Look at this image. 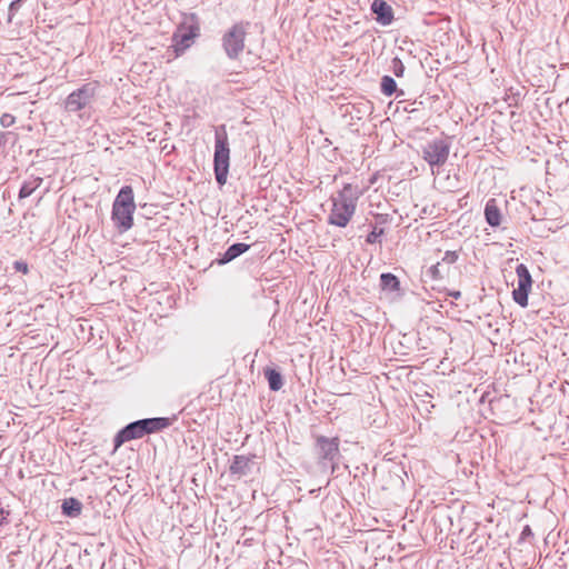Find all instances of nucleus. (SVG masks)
Listing matches in <instances>:
<instances>
[{
	"label": "nucleus",
	"instance_id": "obj_1",
	"mask_svg": "<svg viewBox=\"0 0 569 569\" xmlns=\"http://www.w3.org/2000/svg\"><path fill=\"white\" fill-rule=\"evenodd\" d=\"M172 419L164 417L144 418L130 422L116 435L113 439L114 449L120 448L127 441L161 431L170 427Z\"/></svg>",
	"mask_w": 569,
	"mask_h": 569
},
{
	"label": "nucleus",
	"instance_id": "obj_2",
	"mask_svg": "<svg viewBox=\"0 0 569 569\" xmlns=\"http://www.w3.org/2000/svg\"><path fill=\"white\" fill-rule=\"evenodd\" d=\"M199 37L200 21L198 16L196 13H184L171 38L174 57L182 56Z\"/></svg>",
	"mask_w": 569,
	"mask_h": 569
},
{
	"label": "nucleus",
	"instance_id": "obj_3",
	"mask_svg": "<svg viewBox=\"0 0 569 569\" xmlns=\"http://www.w3.org/2000/svg\"><path fill=\"white\" fill-rule=\"evenodd\" d=\"M136 210L133 190L130 186H124L117 194L111 218L120 232L128 231L133 224V213Z\"/></svg>",
	"mask_w": 569,
	"mask_h": 569
},
{
	"label": "nucleus",
	"instance_id": "obj_4",
	"mask_svg": "<svg viewBox=\"0 0 569 569\" xmlns=\"http://www.w3.org/2000/svg\"><path fill=\"white\" fill-rule=\"evenodd\" d=\"M230 166V149L226 126L221 124L214 133L213 170L217 183L224 186Z\"/></svg>",
	"mask_w": 569,
	"mask_h": 569
},
{
	"label": "nucleus",
	"instance_id": "obj_5",
	"mask_svg": "<svg viewBox=\"0 0 569 569\" xmlns=\"http://www.w3.org/2000/svg\"><path fill=\"white\" fill-rule=\"evenodd\" d=\"M249 28V21H239L224 31L221 38V47L228 59H239L246 47Z\"/></svg>",
	"mask_w": 569,
	"mask_h": 569
},
{
	"label": "nucleus",
	"instance_id": "obj_6",
	"mask_svg": "<svg viewBox=\"0 0 569 569\" xmlns=\"http://www.w3.org/2000/svg\"><path fill=\"white\" fill-rule=\"evenodd\" d=\"M99 84L98 82H87L77 90L72 91L63 101V108L69 113L90 110L96 102Z\"/></svg>",
	"mask_w": 569,
	"mask_h": 569
},
{
	"label": "nucleus",
	"instance_id": "obj_7",
	"mask_svg": "<svg viewBox=\"0 0 569 569\" xmlns=\"http://www.w3.org/2000/svg\"><path fill=\"white\" fill-rule=\"evenodd\" d=\"M450 152L449 143L443 139H436L422 148V158L430 167H441L448 160Z\"/></svg>",
	"mask_w": 569,
	"mask_h": 569
},
{
	"label": "nucleus",
	"instance_id": "obj_8",
	"mask_svg": "<svg viewBox=\"0 0 569 569\" xmlns=\"http://www.w3.org/2000/svg\"><path fill=\"white\" fill-rule=\"evenodd\" d=\"M518 286L512 291V298L520 307L528 306V296L532 287V278L526 264L520 263L516 268Z\"/></svg>",
	"mask_w": 569,
	"mask_h": 569
},
{
	"label": "nucleus",
	"instance_id": "obj_9",
	"mask_svg": "<svg viewBox=\"0 0 569 569\" xmlns=\"http://www.w3.org/2000/svg\"><path fill=\"white\" fill-rule=\"evenodd\" d=\"M356 211V204H347L333 200L331 212L328 217L329 224L345 228L348 226Z\"/></svg>",
	"mask_w": 569,
	"mask_h": 569
},
{
	"label": "nucleus",
	"instance_id": "obj_10",
	"mask_svg": "<svg viewBox=\"0 0 569 569\" xmlns=\"http://www.w3.org/2000/svg\"><path fill=\"white\" fill-rule=\"evenodd\" d=\"M318 457L320 460L333 463L339 457V439L319 436L317 438Z\"/></svg>",
	"mask_w": 569,
	"mask_h": 569
},
{
	"label": "nucleus",
	"instance_id": "obj_11",
	"mask_svg": "<svg viewBox=\"0 0 569 569\" xmlns=\"http://www.w3.org/2000/svg\"><path fill=\"white\" fill-rule=\"evenodd\" d=\"M371 11L377 16V21L382 26H388L393 20L392 8L383 0H375L371 4Z\"/></svg>",
	"mask_w": 569,
	"mask_h": 569
},
{
	"label": "nucleus",
	"instance_id": "obj_12",
	"mask_svg": "<svg viewBox=\"0 0 569 569\" xmlns=\"http://www.w3.org/2000/svg\"><path fill=\"white\" fill-rule=\"evenodd\" d=\"M252 459L247 456H234L230 465V472L238 477L247 476L251 472Z\"/></svg>",
	"mask_w": 569,
	"mask_h": 569
},
{
	"label": "nucleus",
	"instance_id": "obj_13",
	"mask_svg": "<svg viewBox=\"0 0 569 569\" xmlns=\"http://www.w3.org/2000/svg\"><path fill=\"white\" fill-rule=\"evenodd\" d=\"M361 194L360 189L358 186H352L351 183H346L342 188V190L338 193V197L333 200H337L342 203L347 204H356Z\"/></svg>",
	"mask_w": 569,
	"mask_h": 569
},
{
	"label": "nucleus",
	"instance_id": "obj_14",
	"mask_svg": "<svg viewBox=\"0 0 569 569\" xmlns=\"http://www.w3.org/2000/svg\"><path fill=\"white\" fill-rule=\"evenodd\" d=\"M250 246L242 242L231 244L221 258L217 259L218 264H226L249 250Z\"/></svg>",
	"mask_w": 569,
	"mask_h": 569
},
{
	"label": "nucleus",
	"instance_id": "obj_15",
	"mask_svg": "<svg viewBox=\"0 0 569 569\" xmlns=\"http://www.w3.org/2000/svg\"><path fill=\"white\" fill-rule=\"evenodd\" d=\"M485 218L489 226L499 227L501 223V211L497 206L496 199H489L485 207Z\"/></svg>",
	"mask_w": 569,
	"mask_h": 569
},
{
	"label": "nucleus",
	"instance_id": "obj_16",
	"mask_svg": "<svg viewBox=\"0 0 569 569\" xmlns=\"http://www.w3.org/2000/svg\"><path fill=\"white\" fill-rule=\"evenodd\" d=\"M61 511L67 517L77 518L81 515L82 503L77 498H67L62 501Z\"/></svg>",
	"mask_w": 569,
	"mask_h": 569
},
{
	"label": "nucleus",
	"instance_id": "obj_17",
	"mask_svg": "<svg viewBox=\"0 0 569 569\" xmlns=\"http://www.w3.org/2000/svg\"><path fill=\"white\" fill-rule=\"evenodd\" d=\"M264 378L268 381L269 388L272 391H278L283 386V379L280 371L273 369V368H266L263 371Z\"/></svg>",
	"mask_w": 569,
	"mask_h": 569
},
{
	"label": "nucleus",
	"instance_id": "obj_18",
	"mask_svg": "<svg viewBox=\"0 0 569 569\" xmlns=\"http://www.w3.org/2000/svg\"><path fill=\"white\" fill-rule=\"evenodd\" d=\"M43 182V179L40 177L30 178L26 180L19 191V199H24L30 197Z\"/></svg>",
	"mask_w": 569,
	"mask_h": 569
},
{
	"label": "nucleus",
	"instance_id": "obj_19",
	"mask_svg": "<svg viewBox=\"0 0 569 569\" xmlns=\"http://www.w3.org/2000/svg\"><path fill=\"white\" fill-rule=\"evenodd\" d=\"M380 89H381V92L387 96V97H390L392 94H397V97H400V96H403L405 92L402 90H399L397 89V82L395 81V79L390 76H383L381 78V82H380Z\"/></svg>",
	"mask_w": 569,
	"mask_h": 569
},
{
	"label": "nucleus",
	"instance_id": "obj_20",
	"mask_svg": "<svg viewBox=\"0 0 569 569\" xmlns=\"http://www.w3.org/2000/svg\"><path fill=\"white\" fill-rule=\"evenodd\" d=\"M380 287L382 290L398 291L400 289V281L393 273L386 272L380 276Z\"/></svg>",
	"mask_w": 569,
	"mask_h": 569
},
{
	"label": "nucleus",
	"instance_id": "obj_21",
	"mask_svg": "<svg viewBox=\"0 0 569 569\" xmlns=\"http://www.w3.org/2000/svg\"><path fill=\"white\" fill-rule=\"evenodd\" d=\"M391 70L393 74L398 78L402 77L405 73V66L399 58H393L391 61Z\"/></svg>",
	"mask_w": 569,
	"mask_h": 569
},
{
	"label": "nucleus",
	"instance_id": "obj_22",
	"mask_svg": "<svg viewBox=\"0 0 569 569\" xmlns=\"http://www.w3.org/2000/svg\"><path fill=\"white\" fill-rule=\"evenodd\" d=\"M14 121H16V118L10 113H3L0 118V124L3 128L11 127L14 123Z\"/></svg>",
	"mask_w": 569,
	"mask_h": 569
},
{
	"label": "nucleus",
	"instance_id": "obj_23",
	"mask_svg": "<svg viewBox=\"0 0 569 569\" xmlns=\"http://www.w3.org/2000/svg\"><path fill=\"white\" fill-rule=\"evenodd\" d=\"M383 233V229H377V227L373 228V230L367 236V243H375L378 239V237H380L381 234Z\"/></svg>",
	"mask_w": 569,
	"mask_h": 569
},
{
	"label": "nucleus",
	"instance_id": "obj_24",
	"mask_svg": "<svg viewBox=\"0 0 569 569\" xmlns=\"http://www.w3.org/2000/svg\"><path fill=\"white\" fill-rule=\"evenodd\" d=\"M458 260V253L457 251H446L443 258H442V261L448 263V264H452L455 263L456 261Z\"/></svg>",
	"mask_w": 569,
	"mask_h": 569
},
{
	"label": "nucleus",
	"instance_id": "obj_25",
	"mask_svg": "<svg viewBox=\"0 0 569 569\" xmlns=\"http://www.w3.org/2000/svg\"><path fill=\"white\" fill-rule=\"evenodd\" d=\"M23 0H14L9 6V20H11L12 16L20 9Z\"/></svg>",
	"mask_w": 569,
	"mask_h": 569
},
{
	"label": "nucleus",
	"instance_id": "obj_26",
	"mask_svg": "<svg viewBox=\"0 0 569 569\" xmlns=\"http://www.w3.org/2000/svg\"><path fill=\"white\" fill-rule=\"evenodd\" d=\"M16 271L28 273L29 268L24 261H14L13 263Z\"/></svg>",
	"mask_w": 569,
	"mask_h": 569
},
{
	"label": "nucleus",
	"instance_id": "obj_27",
	"mask_svg": "<svg viewBox=\"0 0 569 569\" xmlns=\"http://www.w3.org/2000/svg\"><path fill=\"white\" fill-rule=\"evenodd\" d=\"M439 266H440V263L438 262V263L433 264L429 270L432 278H435V279L441 278L440 272H439Z\"/></svg>",
	"mask_w": 569,
	"mask_h": 569
},
{
	"label": "nucleus",
	"instance_id": "obj_28",
	"mask_svg": "<svg viewBox=\"0 0 569 569\" xmlns=\"http://www.w3.org/2000/svg\"><path fill=\"white\" fill-rule=\"evenodd\" d=\"M531 535H532L531 528L529 526H526L522 529L521 538L525 539L526 537L531 536Z\"/></svg>",
	"mask_w": 569,
	"mask_h": 569
},
{
	"label": "nucleus",
	"instance_id": "obj_29",
	"mask_svg": "<svg viewBox=\"0 0 569 569\" xmlns=\"http://www.w3.org/2000/svg\"><path fill=\"white\" fill-rule=\"evenodd\" d=\"M449 296L455 299H459L461 297V292L460 291H451V292H449Z\"/></svg>",
	"mask_w": 569,
	"mask_h": 569
},
{
	"label": "nucleus",
	"instance_id": "obj_30",
	"mask_svg": "<svg viewBox=\"0 0 569 569\" xmlns=\"http://www.w3.org/2000/svg\"><path fill=\"white\" fill-rule=\"evenodd\" d=\"M6 143V133H0V147Z\"/></svg>",
	"mask_w": 569,
	"mask_h": 569
}]
</instances>
